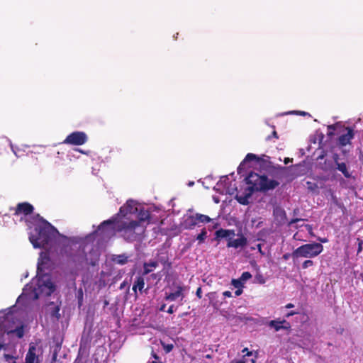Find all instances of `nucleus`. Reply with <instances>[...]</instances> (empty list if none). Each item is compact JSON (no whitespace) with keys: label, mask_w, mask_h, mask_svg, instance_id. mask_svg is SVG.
Instances as JSON below:
<instances>
[{"label":"nucleus","mask_w":363,"mask_h":363,"mask_svg":"<svg viewBox=\"0 0 363 363\" xmlns=\"http://www.w3.org/2000/svg\"><path fill=\"white\" fill-rule=\"evenodd\" d=\"M160 263H162L164 266L167 265L168 267H171V263L168 262L167 258L162 257L159 259Z\"/></svg>","instance_id":"f704fd0d"},{"label":"nucleus","mask_w":363,"mask_h":363,"mask_svg":"<svg viewBox=\"0 0 363 363\" xmlns=\"http://www.w3.org/2000/svg\"><path fill=\"white\" fill-rule=\"evenodd\" d=\"M299 313L298 311H291L289 312H288L286 314V318H289L292 315H296V314H298Z\"/></svg>","instance_id":"79ce46f5"},{"label":"nucleus","mask_w":363,"mask_h":363,"mask_svg":"<svg viewBox=\"0 0 363 363\" xmlns=\"http://www.w3.org/2000/svg\"><path fill=\"white\" fill-rule=\"evenodd\" d=\"M143 276L144 275H143V276H138L135 278V281L133 283L132 289L135 292V294H137V290L138 289L140 291V293L143 292V290L144 286H145V279H144Z\"/></svg>","instance_id":"aec40b11"},{"label":"nucleus","mask_w":363,"mask_h":363,"mask_svg":"<svg viewBox=\"0 0 363 363\" xmlns=\"http://www.w3.org/2000/svg\"><path fill=\"white\" fill-rule=\"evenodd\" d=\"M272 136L274 137L275 138H278V135H277V131H275V130L273 131Z\"/></svg>","instance_id":"680f3d73"},{"label":"nucleus","mask_w":363,"mask_h":363,"mask_svg":"<svg viewBox=\"0 0 363 363\" xmlns=\"http://www.w3.org/2000/svg\"><path fill=\"white\" fill-rule=\"evenodd\" d=\"M318 240L320 241L322 243H325V242H327L328 241V240L327 238H318Z\"/></svg>","instance_id":"864d4df0"},{"label":"nucleus","mask_w":363,"mask_h":363,"mask_svg":"<svg viewBox=\"0 0 363 363\" xmlns=\"http://www.w3.org/2000/svg\"><path fill=\"white\" fill-rule=\"evenodd\" d=\"M247 186L254 192H267L274 190L279 185V182L274 179H269L267 175H259L257 173L251 172L245 178Z\"/></svg>","instance_id":"f03ea898"},{"label":"nucleus","mask_w":363,"mask_h":363,"mask_svg":"<svg viewBox=\"0 0 363 363\" xmlns=\"http://www.w3.org/2000/svg\"><path fill=\"white\" fill-rule=\"evenodd\" d=\"M253 193L254 191L252 190L247 187L244 192L238 193L235 198L239 203L242 205H248L250 203L249 199Z\"/></svg>","instance_id":"f8f14e48"},{"label":"nucleus","mask_w":363,"mask_h":363,"mask_svg":"<svg viewBox=\"0 0 363 363\" xmlns=\"http://www.w3.org/2000/svg\"><path fill=\"white\" fill-rule=\"evenodd\" d=\"M37 347L31 343L26 355L25 363H40L39 357L36 354Z\"/></svg>","instance_id":"9b49d317"},{"label":"nucleus","mask_w":363,"mask_h":363,"mask_svg":"<svg viewBox=\"0 0 363 363\" xmlns=\"http://www.w3.org/2000/svg\"><path fill=\"white\" fill-rule=\"evenodd\" d=\"M268 325L270 328H274L276 332H278L280 330H290L291 327L289 322L285 319L281 320L280 318L270 320Z\"/></svg>","instance_id":"1a4fd4ad"},{"label":"nucleus","mask_w":363,"mask_h":363,"mask_svg":"<svg viewBox=\"0 0 363 363\" xmlns=\"http://www.w3.org/2000/svg\"><path fill=\"white\" fill-rule=\"evenodd\" d=\"M307 189L310 192L318 194L319 193V186L315 182H306Z\"/></svg>","instance_id":"bb28decb"},{"label":"nucleus","mask_w":363,"mask_h":363,"mask_svg":"<svg viewBox=\"0 0 363 363\" xmlns=\"http://www.w3.org/2000/svg\"><path fill=\"white\" fill-rule=\"evenodd\" d=\"M207 238V231L206 228H203L201 233L196 236V240H199V243L201 244L204 242Z\"/></svg>","instance_id":"c85d7f7f"},{"label":"nucleus","mask_w":363,"mask_h":363,"mask_svg":"<svg viewBox=\"0 0 363 363\" xmlns=\"http://www.w3.org/2000/svg\"><path fill=\"white\" fill-rule=\"evenodd\" d=\"M167 312L168 313H169V314H172V313L174 312V305H171V306L169 307V308H168V310H167Z\"/></svg>","instance_id":"8fccbe9b"},{"label":"nucleus","mask_w":363,"mask_h":363,"mask_svg":"<svg viewBox=\"0 0 363 363\" xmlns=\"http://www.w3.org/2000/svg\"><path fill=\"white\" fill-rule=\"evenodd\" d=\"M290 257V254L289 253H286L283 255V259H285V260H287Z\"/></svg>","instance_id":"6e6d98bb"},{"label":"nucleus","mask_w":363,"mask_h":363,"mask_svg":"<svg viewBox=\"0 0 363 363\" xmlns=\"http://www.w3.org/2000/svg\"><path fill=\"white\" fill-rule=\"evenodd\" d=\"M112 261L116 264L123 265L128 262V257L124 254L113 255Z\"/></svg>","instance_id":"b1692460"},{"label":"nucleus","mask_w":363,"mask_h":363,"mask_svg":"<svg viewBox=\"0 0 363 363\" xmlns=\"http://www.w3.org/2000/svg\"><path fill=\"white\" fill-rule=\"evenodd\" d=\"M313 264H314L313 261H312L311 259H306L303 262L302 268L305 269L310 267L313 266Z\"/></svg>","instance_id":"72a5a7b5"},{"label":"nucleus","mask_w":363,"mask_h":363,"mask_svg":"<svg viewBox=\"0 0 363 363\" xmlns=\"http://www.w3.org/2000/svg\"><path fill=\"white\" fill-rule=\"evenodd\" d=\"M357 241H358L357 254H359L362 251L363 241L359 238H357Z\"/></svg>","instance_id":"e433bc0d"},{"label":"nucleus","mask_w":363,"mask_h":363,"mask_svg":"<svg viewBox=\"0 0 363 363\" xmlns=\"http://www.w3.org/2000/svg\"><path fill=\"white\" fill-rule=\"evenodd\" d=\"M320 167L324 171H329L333 169V162L325 160L323 163L320 162Z\"/></svg>","instance_id":"cd10ccee"},{"label":"nucleus","mask_w":363,"mask_h":363,"mask_svg":"<svg viewBox=\"0 0 363 363\" xmlns=\"http://www.w3.org/2000/svg\"><path fill=\"white\" fill-rule=\"evenodd\" d=\"M360 277H361V279H362V281H363V273H362V274H360Z\"/></svg>","instance_id":"338daca9"},{"label":"nucleus","mask_w":363,"mask_h":363,"mask_svg":"<svg viewBox=\"0 0 363 363\" xmlns=\"http://www.w3.org/2000/svg\"><path fill=\"white\" fill-rule=\"evenodd\" d=\"M197 220L198 224L199 223H209L211 219L206 215L201 214V213H196L194 214Z\"/></svg>","instance_id":"a878e982"},{"label":"nucleus","mask_w":363,"mask_h":363,"mask_svg":"<svg viewBox=\"0 0 363 363\" xmlns=\"http://www.w3.org/2000/svg\"><path fill=\"white\" fill-rule=\"evenodd\" d=\"M134 209L137 210V208L134 206L133 201L128 200L123 206L120 208L117 215L121 217H125L129 213H133Z\"/></svg>","instance_id":"4468645a"},{"label":"nucleus","mask_w":363,"mask_h":363,"mask_svg":"<svg viewBox=\"0 0 363 363\" xmlns=\"http://www.w3.org/2000/svg\"><path fill=\"white\" fill-rule=\"evenodd\" d=\"M157 266L158 262L157 261H150L149 262H144L143 275H147L149 273L152 272L153 269H155Z\"/></svg>","instance_id":"412c9836"},{"label":"nucleus","mask_w":363,"mask_h":363,"mask_svg":"<svg viewBox=\"0 0 363 363\" xmlns=\"http://www.w3.org/2000/svg\"><path fill=\"white\" fill-rule=\"evenodd\" d=\"M256 279L257 280V281L259 283V284H264L265 283V279L264 278L262 277V275H257L256 276Z\"/></svg>","instance_id":"4c0bfd02"},{"label":"nucleus","mask_w":363,"mask_h":363,"mask_svg":"<svg viewBox=\"0 0 363 363\" xmlns=\"http://www.w3.org/2000/svg\"><path fill=\"white\" fill-rule=\"evenodd\" d=\"M242 291H242V288L237 289V290L235 291V296H240L242 294Z\"/></svg>","instance_id":"49530a36"},{"label":"nucleus","mask_w":363,"mask_h":363,"mask_svg":"<svg viewBox=\"0 0 363 363\" xmlns=\"http://www.w3.org/2000/svg\"><path fill=\"white\" fill-rule=\"evenodd\" d=\"M256 359H257L256 356H255L253 358L250 359V363H256Z\"/></svg>","instance_id":"052dcab7"},{"label":"nucleus","mask_w":363,"mask_h":363,"mask_svg":"<svg viewBox=\"0 0 363 363\" xmlns=\"http://www.w3.org/2000/svg\"><path fill=\"white\" fill-rule=\"evenodd\" d=\"M138 220L137 221H140V223H143L145 221L150 222V213L145 210V208H141L138 214Z\"/></svg>","instance_id":"4be33fe9"},{"label":"nucleus","mask_w":363,"mask_h":363,"mask_svg":"<svg viewBox=\"0 0 363 363\" xmlns=\"http://www.w3.org/2000/svg\"><path fill=\"white\" fill-rule=\"evenodd\" d=\"M337 169L342 173L346 178H350L351 174L347 169V165L345 162H340L337 164Z\"/></svg>","instance_id":"393cba45"},{"label":"nucleus","mask_w":363,"mask_h":363,"mask_svg":"<svg viewBox=\"0 0 363 363\" xmlns=\"http://www.w3.org/2000/svg\"><path fill=\"white\" fill-rule=\"evenodd\" d=\"M242 352L244 354L243 355H246L247 357L252 356V352L250 351H248L247 348H244L242 350Z\"/></svg>","instance_id":"a19ab883"},{"label":"nucleus","mask_w":363,"mask_h":363,"mask_svg":"<svg viewBox=\"0 0 363 363\" xmlns=\"http://www.w3.org/2000/svg\"><path fill=\"white\" fill-rule=\"evenodd\" d=\"M231 284L234 287H235L237 289L243 287V282L242 281V280L240 279H232Z\"/></svg>","instance_id":"c756f323"},{"label":"nucleus","mask_w":363,"mask_h":363,"mask_svg":"<svg viewBox=\"0 0 363 363\" xmlns=\"http://www.w3.org/2000/svg\"><path fill=\"white\" fill-rule=\"evenodd\" d=\"M182 227L186 230H191L198 225L195 215L187 216L182 223Z\"/></svg>","instance_id":"a211bd4d"},{"label":"nucleus","mask_w":363,"mask_h":363,"mask_svg":"<svg viewBox=\"0 0 363 363\" xmlns=\"http://www.w3.org/2000/svg\"><path fill=\"white\" fill-rule=\"evenodd\" d=\"M116 221V218L103 221L98 227V231L104 232L106 235H113L116 232L119 233L121 236L127 242H140L145 238L146 225L140 223V221H123L118 223L116 228L113 226Z\"/></svg>","instance_id":"f257e3e1"},{"label":"nucleus","mask_w":363,"mask_h":363,"mask_svg":"<svg viewBox=\"0 0 363 363\" xmlns=\"http://www.w3.org/2000/svg\"><path fill=\"white\" fill-rule=\"evenodd\" d=\"M33 210L34 208L30 203L28 202L19 203L15 208L14 215L18 216L23 214L24 216H28L33 213Z\"/></svg>","instance_id":"9d476101"},{"label":"nucleus","mask_w":363,"mask_h":363,"mask_svg":"<svg viewBox=\"0 0 363 363\" xmlns=\"http://www.w3.org/2000/svg\"><path fill=\"white\" fill-rule=\"evenodd\" d=\"M246 355H242L240 358H235L231 360L230 363H247L248 359L246 358Z\"/></svg>","instance_id":"7c9ffc66"},{"label":"nucleus","mask_w":363,"mask_h":363,"mask_svg":"<svg viewBox=\"0 0 363 363\" xmlns=\"http://www.w3.org/2000/svg\"><path fill=\"white\" fill-rule=\"evenodd\" d=\"M326 156V151L323 150L320 155L318 156L317 160H322Z\"/></svg>","instance_id":"ea45409f"},{"label":"nucleus","mask_w":363,"mask_h":363,"mask_svg":"<svg viewBox=\"0 0 363 363\" xmlns=\"http://www.w3.org/2000/svg\"><path fill=\"white\" fill-rule=\"evenodd\" d=\"M67 256L73 262L79 264H86L91 266H94L96 264V262H88L84 250L81 247H79L74 254H71Z\"/></svg>","instance_id":"0eeeda50"},{"label":"nucleus","mask_w":363,"mask_h":363,"mask_svg":"<svg viewBox=\"0 0 363 363\" xmlns=\"http://www.w3.org/2000/svg\"><path fill=\"white\" fill-rule=\"evenodd\" d=\"M223 295L225 296V297H232V293L230 291H225L223 293Z\"/></svg>","instance_id":"de8ad7c7"},{"label":"nucleus","mask_w":363,"mask_h":363,"mask_svg":"<svg viewBox=\"0 0 363 363\" xmlns=\"http://www.w3.org/2000/svg\"><path fill=\"white\" fill-rule=\"evenodd\" d=\"M4 347V345L0 343V350Z\"/></svg>","instance_id":"69168bd1"},{"label":"nucleus","mask_w":363,"mask_h":363,"mask_svg":"<svg viewBox=\"0 0 363 363\" xmlns=\"http://www.w3.org/2000/svg\"><path fill=\"white\" fill-rule=\"evenodd\" d=\"M293 161V159L292 158H289V157H286L284 160V162L285 164H289V162H292Z\"/></svg>","instance_id":"603ef678"},{"label":"nucleus","mask_w":363,"mask_h":363,"mask_svg":"<svg viewBox=\"0 0 363 363\" xmlns=\"http://www.w3.org/2000/svg\"><path fill=\"white\" fill-rule=\"evenodd\" d=\"M6 333L8 335L16 334L18 338H22L24 335V325L21 324L15 329L8 330Z\"/></svg>","instance_id":"5701e85b"},{"label":"nucleus","mask_w":363,"mask_h":363,"mask_svg":"<svg viewBox=\"0 0 363 363\" xmlns=\"http://www.w3.org/2000/svg\"><path fill=\"white\" fill-rule=\"evenodd\" d=\"M152 356H153V357L155 358V360L152 361L151 363H162V362L157 361L159 357H158V356L156 354L153 353Z\"/></svg>","instance_id":"09e8293b"},{"label":"nucleus","mask_w":363,"mask_h":363,"mask_svg":"<svg viewBox=\"0 0 363 363\" xmlns=\"http://www.w3.org/2000/svg\"><path fill=\"white\" fill-rule=\"evenodd\" d=\"M297 113L301 116H310V114L305 111H297Z\"/></svg>","instance_id":"5fc2aeb1"},{"label":"nucleus","mask_w":363,"mask_h":363,"mask_svg":"<svg viewBox=\"0 0 363 363\" xmlns=\"http://www.w3.org/2000/svg\"><path fill=\"white\" fill-rule=\"evenodd\" d=\"M165 307H166V304H164H164H162V305L160 306V309H159V310H160V311H164V309H165Z\"/></svg>","instance_id":"13d9d810"},{"label":"nucleus","mask_w":363,"mask_h":363,"mask_svg":"<svg viewBox=\"0 0 363 363\" xmlns=\"http://www.w3.org/2000/svg\"><path fill=\"white\" fill-rule=\"evenodd\" d=\"M300 220H302V219H301V218H293V219H291V220L289 222L288 225H289V226H291V225H293L294 223H297V222H298V221H300Z\"/></svg>","instance_id":"c03bdc74"},{"label":"nucleus","mask_w":363,"mask_h":363,"mask_svg":"<svg viewBox=\"0 0 363 363\" xmlns=\"http://www.w3.org/2000/svg\"><path fill=\"white\" fill-rule=\"evenodd\" d=\"M4 358L6 359V360H9V359H14V357L11 355V354H4Z\"/></svg>","instance_id":"3c124183"},{"label":"nucleus","mask_w":363,"mask_h":363,"mask_svg":"<svg viewBox=\"0 0 363 363\" xmlns=\"http://www.w3.org/2000/svg\"><path fill=\"white\" fill-rule=\"evenodd\" d=\"M196 296H197L199 298H202V290H201V287H199V288L196 289Z\"/></svg>","instance_id":"37998d69"},{"label":"nucleus","mask_w":363,"mask_h":363,"mask_svg":"<svg viewBox=\"0 0 363 363\" xmlns=\"http://www.w3.org/2000/svg\"><path fill=\"white\" fill-rule=\"evenodd\" d=\"M323 251L321 243L312 242L301 245L294 250L291 255L294 258L304 257L313 258L319 255Z\"/></svg>","instance_id":"20e7f679"},{"label":"nucleus","mask_w":363,"mask_h":363,"mask_svg":"<svg viewBox=\"0 0 363 363\" xmlns=\"http://www.w3.org/2000/svg\"><path fill=\"white\" fill-rule=\"evenodd\" d=\"M59 311H60V307L55 306L54 310L51 313V315L59 318L60 317Z\"/></svg>","instance_id":"c9c22d12"},{"label":"nucleus","mask_w":363,"mask_h":363,"mask_svg":"<svg viewBox=\"0 0 363 363\" xmlns=\"http://www.w3.org/2000/svg\"><path fill=\"white\" fill-rule=\"evenodd\" d=\"M346 133L342 134L337 139V145L340 147H345L347 145L351 144V140L354 138V130L351 127H346Z\"/></svg>","instance_id":"6e6552de"},{"label":"nucleus","mask_w":363,"mask_h":363,"mask_svg":"<svg viewBox=\"0 0 363 363\" xmlns=\"http://www.w3.org/2000/svg\"><path fill=\"white\" fill-rule=\"evenodd\" d=\"M294 306V305L293 303H287V304L285 306V307H286V308H293Z\"/></svg>","instance_id":"4d7b16f0"},{"label":"nucleus","mask_w":363,"mask_h":363,"mask_svg":"<svg viewBox=\"0 0 363 363\" xmlns=\"http://www.w3.org/2000/svg\"><path fill=\"white\" fill-rule=\"evenodd\" d=\"M53 227L47 221L35 228L36 235H31L29 240L35 248H43L49 244L52 237Z\"/></svg>","instance_id":"7ed1b4c3"},{"label":"nucleus","mask_w":363,"mask_h":363,"mask_svg":"<svg viewBox=\"0 0 363 363\" xmlns=\"http://www.w3.org/2000/svg\"><path fill=\"white\" fill-rule=\"evenodd\" d=\"M77 150H78L79 152H80L81 153L85 154V152H84V151H83V150H79V149H78Z\"/></svg>","instance_id":"0e129e2a"},{"label":"nucleus","mask_w":363,"mask_h":363,"mask_svg":"<svg viewBox=\"0 0 363 363\" xmlns=\"http://www.w3.org/2000/svg\"><path fill=\"white\" fill-rule=\"evenodd\" d=\"M252 278V274L249 272H244L242 274L240 279L242 280V281L244 283L245 281L249 280Z\"/></svg>","instance_id":"2f4dec72"},{"label":"nucleus","mask_w":363,"mask_h":363,"mask_svg":"<svg viewBox=\"0 0 363 363\" xmlns=\"http://www.w3.org/2000/svg\"><path fill=\"white\" fill-rule=\"evenodd\" d=\"M184 287L179 285L177 286V290L174 291V292H171V293H165V296H164V299L166 301H176L178 298H181V299L182 300L184 298Z\"/></svg>","instance_id":"2eb2a0df"},{"label":"nucleus","mask_w":363,"mask_h":363,"mask_svg":"<svg viewBox=\"0 0 363 363\" xmlns=\"http://www.w3.org/2000/svg\"><path fill=\"white\" fill-rule=\"evenodd\" d=\"M273 214L279 225H284L286 222V213L283 208L280 207L275 208L274 209Z\"/></svg>","instance_id":"dca6fc26"},{"label":"nucleus","mask_w":363,"mask_h":363,"mask_svg":"<svg viewBox=\"0 0 363 363\" xmlns=\"http://www.w3.org/2000/svg\"><path fill=\"white\" fill-rule=\"evenodd\" d=\"M306 228L308 232V233L311 235H313V228L311 225H306Z\"/></svg>","instance_id":"a18cd8bd"},{"label":"nucleus","mask_w":363,"mask_h":363,"mask_svg":"<svg viewBox=\"0 0 363 363\" xmlns=\"http://www.w3.org/2000/svg\"><path fill=\"white\" fill-rule=\"evenodd\" d=\"M328 128L334 129V127L333 125H330Z\"/></svg>","instance_id":"774afa93"},{"label":"nucleus","mask_w":363,"mask_h":363,"mask_svg":"<svg viewBox=\"0 0 363 363\" xmlns=\"http://www.w3.org/2000/svg\"><path fill=\"white\" fill-rule=\"evenodd\" d=\"M41 270H42L41 267L40 266V264L38 263V267H37V272H38V275H39L40 272Z\"/></svg>","instance_id":"bf43d9fd"},{"label":"nucleus","mask_w":363,"mask_h":363,"mask_svg":"<svg viewBox=\"0 0 363 363\" xmlns=\"http://www.w3.org/2000/svg\"><path fill=\"white\" fill-rule=\"evenodd\" d=\"M125 282H123V283L121 284V286H120V289H123V287L125 286Z\"/></svg>","instance_id":"e2e57ef3"},{"label":"nucleus","mask_w":363,"mask_h":363,"mask_svg":"<svg viewBox=\"0 0 363 363\" xmlns=\"http://www.w3.org/2000/svg\"><path fill=\"white\" fill-rule=\"evenodd\" d=\"M247 244V238L241 234L240 235V238L238 239L233 240L232 238L228 239L227 242V247H233L235 249H238L239 247H244Z\"/></svg>","instance_id":"ddd939ff"},{"label":"nucleus","mask_w":363,"mask_h":363,"mask_svg":"<svg viewBox=\"0 0 363 363\" xmlns=\"http://www.w3.org/2000/svg\"><path fill=\"white\" fill-rule=\"evenodd\" d=\"M339 155L337 153H334L333 155V160L334 161V162L335 163V164L337 165V164H339Z\"/></svg>","instance_id":"58836bf2"},{"label":"nucleus","mask_w":363,"mask_h":363,"mask_svg":"<svg viewBox=\"0 0 363 363\" xmlns=\"http://www.w3.org/2000/svg\"><path fill=\"white\" fill-rule=\"evenodd\" d=\"M235 230L220 228L215 232V240H220L223 238H232L235 236Z\"/></svg>","instance_id":"f3484780"},{"label":"nucleus","mask_w":363,"mask_h":363,"mask_svg":"<svg viewBox=\"0 0 363 363\" xmlns=\"http://www.w3.org/2000/svg\"><path fill=\"white\" fill-rule=\"evenodd\" d=\"M37 285L38 288L35 289V298L40 295L50 296L55 290V285L48 277L47 279H44V277L38 279Z\"/></svg>","instance_id":"39448f33"},{"label":"nucleus","mask_w":363,"mask_h":363,"mask_svg":"<svg viewBox=\"0 0 363 363\" xmlns=\"http://www.w3.org/2000/svg\"><path fill=\"white\" fill-rule=\"evenodd\" d=\"M252 160L259 162L261 159L257 155H255L253 153L247 154L243 161L240 164V165L238 167V173L241 174L242 170L245 168V164Z\"/></svg>","instance_id":"6ab92c4d"},{"label":"nucleus","mask_w":363,"mask_h":363,"mask_svg":"<svg viewBox=\"0 0 363 363\" xmlns=\"http://www.w3.org/2000/svg\"><path fill=\"white\" fill-rule=\"evenodd\" d=\"M88 140V137L84 132L74 131L69 134L63 143L72 145H82Z\"/></svg>","instance_id":"423d86ee"},{"label":"nucleus","mask_w":363,"mask_h":363,"mask_svg":"<svg viewBox=\"0 0 363 363\" xmlns=\"http://www.w3.org/2000/svg\"><path fill=\"white\" fill-rule=\"evenodd\" d=\"M161 344L166 353L170 352L174 348V345L172 344H165L162 342H161Z\"/></svg>","instance_id":"473e14b6"}]
</instances>
